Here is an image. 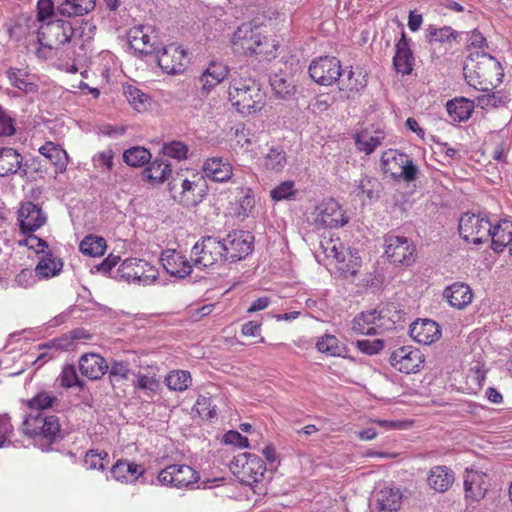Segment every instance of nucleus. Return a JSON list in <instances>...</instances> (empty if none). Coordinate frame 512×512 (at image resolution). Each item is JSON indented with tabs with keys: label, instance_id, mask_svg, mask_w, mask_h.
Returning a JSON list of instances; mask_svg holds the SVG:
<instances>
[{
	"label": "nucleus",
	"instance_id": "obj_22",
	"mask_svg": "<svg viewBox=\"0 0 512 512\" xmlns=\"http://www.w3.org/2000/svg\"><path fill=\"white\" fill-rule=\"evenodd\" d=\"M79 369L83 376L91 379H100L109 369L105 359L94 353L84 354L79 360Z\"/></svg>",
	"mask_w": 512,
	"mask_h": 512
},
{
	"label": "nucleus",
	"instance_id": "obj_30",
	"mask_svg": "<svg viewBox=\"0 0 512 512\" xmlns=\"http://www.w3.org/2000/svg\"><path fill=\"white\" fill-rule=\"evenodd\" d=\"M128 42L130 47L141 56L151 55L157 50L155 43H150L149 35L144 32V26L131 28L128 33Z\"/></svg>",
	"mask_w": 512,
	"mask_h": 512
},
{
	"label": "nucleus",
	"instance_id": "obj_51",
	"mask_svg": "<svg viewBox=\"0 0 512 512\" xmlns=\"http://www.w3.org/2000/svg\"><path fill=\"white\" fill-rule=\"evenodd\" d=\"M59 15L56 11V4L52 0H38L37 2V21L47 23L53 20V17Z\"/></svg>",
	"mask_w": 512,
	"mask_h": 512
},
{
	"label": "nucleus",
	"instance_id": "obj_37",
	"mask_svg": "<svg viewBox=\"0 0 512 512\" xmlns=\"http://www.w3.org/2000/svg\"><path fill=\"white\" fill-rule=\"evenodd\" d=\"M338 85L341 91L358 92L367 85L366 75L361 69H351L346 76L342 73Z\"/></svg>",
	"mask_w": 512,
	"mask_h": 512
},
{
	"label": "nucleus",
	"instance_id": "obj_60",
	"mask_svg": "<svg viewBox=\"0 0 512 512\" xmlns=\"http://www.w3.org/2000/svg\"><path fill=\"white\" fill-rule=\"evenodd\" d=\"M108 457V454L106 452L98 453L94 450H90L86 453L84 463L89 469H98V470H104L105 464L104 459Z\"/></svg>",
	"mask_w": 512,
	"mask_h": 512
},
{
	"label": "nucleus",
	"instance_id": "obj_16",
	"mask_svg": "<svg viewBox=\"0 0 512 512\" xmlns=\"http://www.w3.org/2000/svg\"><path fill=\"white\" fill-rule=\"evenodd\" d=\"M164 269L171 276L177 278H185L192 272V264L181 253L175 250H166L161 254L160 258Z\"/></svg>",
	"mask_w": 512,
	"mask_h": 512
},
{
	"label": "nucleus",
	"instance_id": "obj_5",
	"mask_svg": "<svg viewBox=\"0 0 512 512\" xmlns=\"http://www.w3.org/2000/svg\"><path fill=\"white\" fill-rule=\"evenodd\" d=\"M225 246L215 236H204L195 243L191 250V258L197 267L208 268L227 262Z\"/></svg>",
	"mask_w": 512,
	"mask_h": 512
},
{
	"label": "nucleus",
	"instance_id": "obj_52",
	"mask_svg": "<svg viewBox=\"0 0 512 512\" xmlns=\"http://www.w3.org/2000/svg\"><path fill=\"white\" fill-rule=\"evenodd\" d=\"M57 402L58 399L55 396H51L47 392H41L28 401V406L40 412V410L53 407Z\"/></svg>",
	"mask_w": 512,
	"mask_h": 512
},
{
	"label": "nucleus",
	"instance_id": "obj_35",
	"mask_svg": "<svg viewBox=\"0 0 512 512\" xmlns=\"http://www.w3.org/2000/svg\"><path fill=\"white\" fill-rule=\"evenodd\" d=\"M266 472V464L259 457H251L249 464L246 465L244 470L234 471V474L241 475V481L251 485L252 483H257L262 481L264 478V474Z\"/></svg>",
	"mask_w": 512,
	"mask_h": 512
},
{
	"label": "nucleus",
	"instance_id": "obj_23",
	"mask_svg": "<svg viewBox=\"0 0 512 512\" xmlns=\"http://www.w3.org/2000/svg\"><path fill=\"white\" fill-rule=\"evenodd\" d=\"M269 82L275 96L281 100H291L297 92L294 77L289 73H275L270 76Z\"/></svg>",
	"mask_w": 512,
	"mask_h": 512
},
{
	"label": "nucleus",
	"instance_id": "obj_8",
	"mask_svg": "<svg viewBox=\"0 0 512 512\" xmlns=\"http://www.w3.org/2000/svg\"><path fill=\"white\" fill-rule=\"evenodd\" d=\"M309 75L315 83L330 86L342 76L340 61L336 57H320L311 62Z\"/></svg>",
	"mask_w": 512,
	"mask_h": 512
},
{
	"label": "nucleus",
	"instance_id": "obj_49",
	"mask_svg": "<svg viewBox=\"0 0 512 512\" xmlns=\"http://www.w3.org/2000/svg\"><path fill=\"white\" fill-rule=\"evenodd\" d=\"M6 75L8 79L10 80L12 86L15 88L24 91L26 93L32 92L35 90L36 85L31 82H27L22 76H24V73L20 69L17 68H9L6 71Z\"/></svg>",
	"mask_w": 512,
	"mask_h": 512
},
{
	"label": "nucleus",
	"instance_id": "obj_4",
	"mask_svg": "<svg viewBox=\"0 0 512 512\" xmlns=\"http://www.w3.org/2000/svg\"><path fill=\"white\" fill-rule=\"evenodd\" d=\"M207 184L203 175L192 174L191 179L183 177L181 173L172 176L169 182V190L180 194L181 202L186 206H196L206 195Z\"/></svg>",
	"mask_w": 512,
	"mask_h": 512
},
{
	"label": "nucleus",
	"instance_id": "obj_25",
	"mask_svg": "<svg viewBox=\"0 0 512 512\" xmlns=\"http://www.w3.org/2000/svg\"><path fill=\"white\" fill-rule=\"evenodd\" d=\"M96 0H60L56 4V11L62 17L84 16L94 10Z\"/></svg>",
	"mask_w": 512,
	"mask_h": 512
},
{
	"label": "nucleus",
	"instance_id": "obj_41",
	"mask_svg": "<svg viewBox=\"0 0 512 512\" xmlns=\"http://www.w3.org/2000/svg\"><path fill=\"white\" fill-rule=\"evenodd\" d=\"M264 166L268 170L280 172L287 163L286 152L281 147H271L264 156Z\"/></svg>",
	"mask_w": 512,
	"mask_h": 512
},
{
	"label": "nucleus",
	"instance_id": "obj_21",
	"mask_svg": "<svg viewBox=\"0 0 512 512\" xmlns=\"http://www.w3.org/2000/svg\"><path fill=\"white\" fill-rule=\"evenodd\" d=\"M374 498L372 512H396L401 506L402 494L398 488L384 487Z\"/></svg>",
	"mask_w": 512,
	"mask_h": 512
},
{
	"label": "nucleus",
	"instance_id": "obj_34",
	"mask_svg": "<svg viewBox=\"0 0 512 512\" xmlns=\"http://www.w3.org/2000/svg\"><path fill=\"white\" fill-rule=\"evenodd\" d=\"M42 28L46 29L48 33L55 37V45H64L70 42L74 35L72 24L62 19L48 21L45 25H42Z\"/></svg>",
	"mask_w": 512,
	"mask_h": 512
},
{
	"label": "nucleus",
	"instance_id": "obj_28",
	"mask_svg": "<svg viewBox=\"0 0 512 512\" xmlns=\"http://www.w3.org/2000/svg\"><path fill=\"white\" fill-rule=\"evenodd\" d=\"M491 248L494 252L500 253L508 246L511 248L512 243V222L509 220H500L496 225H492Z\"/></svg>",
	"mask_w": 512,
	"mask_h": 512
},
{
	"label": "nucleus",
	"instance_id": "obj_33",
	"mask_svg": "<svg viewBox=\"0 0 512 512\" xmlns=\"http://www.w3.org/2000/svg\"><path fill=\"white\" fill-rule=\"evenodd\" d=\"M39 152L54 166L56 174L66 170L68 164V155L64 149L52 142H46L40 147Z\"/></svg>",
	"mask_w": 512,
	"mask_h": 512
},
{
	"label": "nucleus",
	"instance_id": "obj_53",
	"mask_svg": "<svg viewBox=\"0 0 512 512\" xmlns=\"http://www.w3.org/2000/svg\"><path fill=\"white\" fill-rule=\"evenodd\" d=\"M60 384L62 387L71 388L79 386L81 389L84 383L79 379L76 369L73 365H66L60 375Z\"/></svg>",
	"mask_w": 512,
	"mask_h": 512
},
{
	"label": "nucleus",
	"instance_id": "obj_15",
	"mask_svg": "<svg viewBox=\"0 0 512 512\" xmlns=\"http://www.w3.org/2000/svg\"><path fill=\"white\" fill-rule=\"evenodd\" d=\"M315 223L325 228H338L348 223V217L345 216L339 203L330 199L322 204Z\"/></svg>",
	"mask_w": 512,
	"mask_h": 512
},
{
	"label": "nucleus",
	"instance_id": "obj_61",
	"mask_svg": "<svg viewBox=\"0 0 512 512\" xmlns=\"http://www.w3.org/2000/svg\"><path fill=\"white\" fill-rule=\"evenodd\" d=\"M356 347L367 355H374L381 351L384 347V341L376 339L370 340H358L356 341Z\"/></svg>",
	"mask_w": 512,
	"mask_h": 512
},
{
	"label": "nucleus",
	"instance_id": "obj_6",
	"mask_svg": "<svg viewBox=\"0 0 512 512\" xmlns=\"http://www.w3.org/2000/svg\"><path fill=\"white\" fill-rule=\"evenodd\" d=\"M492 224L487 218L465 213L459 220L460 236L466 241L481 244L489 240Z\"/></svg>",
	"mask_w": 512,
	"mask_h": 512
},
{
	"label": "nucleus",
	"instance_id": "obj_12",
	"mask_svg": "<svg viewBox=\"0 0 512 512\" xmlns=\"http://www.w3.org/2000/svg\"><path fill=\"white\" fill-rule=\"evenodd\" d=\"M159 67L168 74H178L185 70L188 63L187 53L184 49L174 44L168 45L160 52L156 50Z\"/></svg>",
	"mask_w": 512,
	"mask_h": 512
},
{
	"label": "nucleus",
	"instance_id": "obj_27",
	"mask_svg": "<svg viewBox=\"0 0 512 512\" xmlns=\"http://www.w3.org/2000/svg\"><path fill=\"white\" fill-rule=\"evenodd\" d=\"M229 75V68L223 63L212 61L199 77L202 91L209 93L216 85Z\"/></svg>",
	"mask_w": 512,
	"mask_h": 512
},
{
	"label": "nucleus",
	"instance_id": "obj_18",
	"mask_svg": "<svg viewBox=\"0 0 512 512\" xmlns=\"http://www.w3.org/2000/svg\"><path fill=\"white\" fill-rule=\"evenodd\" d=\"M23 157L14 148H0V177H7L20 172L23 177L27 174V164H23Z\"/></svg>",
	"mask_w": 512,
	"mask_h": 512
},
{
	"label": "nucleus",
	"instance_id": "obj_31",
	"mask_svg": "<svg viewBox=\"0 0 512 512\" xmlns=\"http://www.w3.org/2000/svg\"><path fill=\"white\" fill-rule=\"evenodd\" d=\"M203 171L207 177L216 182H224L232 176V166L222 157H213L206 160Z\"/></svg>",
	"mask_w": 512,
	"mask_h": 512
},
{
	"label": "nucleus",
	"instance_id": "obj_44",
	"mask_svg": "<svg viewBox=\"0 0 512 512\" xmlns=\"http://www.w3.org/2000/svg\"><path fill=\"white\" fill-rule=\"evenodd\" d=\"M338 262V270L345 277L355 276L361 267V258L356 251L344 254Z\"/></svg>",
	"mask_w": 512,
	"mask_h": 512
},
{
	"label": "nucleus",
	"instance_id": "obj_47",
	"mask_svg": "<svg viewBox=\"0 0 512 512\" xmlns=\"http://www.w3.org/2000/svg\"><path fill=\"white\" fill-rule=\"evenodd\" d=\"M124 94L135 110L142 111L147 108L149 96L143 93L140 89L129 85L124 88Z\"/></svg>",
	"mask_w": 512,
	"mask_h": 512
},
{
	"label": "nucleus",
	"instance_id": "obj_63",
	"mask_svg": "<svg viewBox=\"0 0 512 512\" xmlns=\"http://www.w3.org/2000/svg\"><path fill=\"white\" fill-rule=\"evenodd\" d=\"M129 461L128 460H118L111 468L112 476L121 482H129L130 478L127 475V471L129 469Z\"/></svg>",
	"mask_w": 512,
	"mask_h": 512
},
{
	"label": "nucleus",
	"instance_id": "obj_13",
	"mask_svg": "<svg viewBox=\"0 0 512 512\" xmlns=\"http://www.w3.org/2000/svg\"><path fill=\"white\" fill-rule=\"evenodd\" d=\"M423 363V355L419 349L403 346L394 350L390 356V364L398 371L406 374L415 373Z\"/></svg>",
	"mask_w": 512,
	"mask_h": 512
},
{
	"label": "nucleus",
	"instance_id": "obj_32",
	"mask_svg": "<svg viewBox=\"0 0 512 512\" xmlns=\"http://www.w3.org/2000/svg\"><path fill=\"white\" fill-rule=\"evenodd\" d=\"M427 482L430 488L436 492L443 493L453 484L454 473L446 466H434L430 470Z\"/></svg>",
	"mask_w": 512,
	"mask_h": 512
},
{
	"label": "nucleus",
	"instance_id": "obj_39",
	"mask_svg": "<svg viewBox=\"0 0 512 512\" xmlns=\"http://www.w3.org/2000/svg\"><path fill=\"white\" fill-rule=\"evenodd\" d=\"M63 263L60 260L53 258L51 253L43 257L35 267V275L40 278H50L62 270Z\"/></svg>",
	"mask_w": 512,
	"mask_h": 512
},
{
	"label": "nucleus",
	"instance_id": "obj_20",
	"mask_svg": "<svg viewBox=\"0 0 512 512\" xmlns=\"http://www.w3.org/2000/svg\"><path fill=\"white\" fill-rule=\"evenodd\" d=\"M487 475L482 472L466 469L464 479L465 496L467 499L479 501L485 497L488 489Z\"/></svg>",
	"mask_w": 512,
	"mask_h": 512
},
{
	"label": "nucleus",
	"instance_id": "obj_10",
	"mask_svg": "<svg viewBox=\"0 0 512 512\" xmlns=\"http://www.w3.org/2000/svg\"><path fill=\"white\" fill-rule=\"evenodd\" d=\"M221 240L225 246L227 262L232 263L242 260L253 251L254 237L249 232L242 230L233 231Z\"/></svg>",
	"mask_w": 512,
	"mask_h": 512
},
{
	"label": "nucleus",
	"instance_id": "obj_24",
	"mask_svg": "<svg viewBox=\"0 0 512 512\" xmlns=\"http://www.w3.org/2000/svg\"><path fill=\"white\" fill-rule=\"evenodd\" d=\"M142 175L144 180H147L153 184L159 185L165 181L170 182L173 176L171 163L161 156L157 157L150 163L148 167L144 169Z\"/></svg>",
	"mask_w": 512,
	"mask_h": 512
},
{
	"label": "nucleus",
	"instance_id": "obj_14",
	"mask_svg": "<svg viewBox=\"0 0 512 512\" xmlns=\"http://www.w3.org/2000/svg\"><path fill=\"white\" fill-rule=\"evenodd\" d=\"M46 215L40 206L33 202H25L18 210L19 227L23 234H30L46 223Z\"/></svg>",
	"mask_w": 512,
	"mask_h": 512
},
{
	"label": "nucleus",
	"instance_id": "obj_43",
	"mask_svg": "<svg viewBox=\"0 0 512 512\" xmlns=\"http://www.w3.org/2000/svg\"><path fill=\"white\" fill-rule=\"evenodd\" d=\"M382 191V184L374 177L365 176L360 180V183L355 191L357 196L365 194L370 201H375L380 197Z\"/></svg>",
	"mask_w": 512,
	"mask_h": 512
},
{
	"label": "nucleus",
	"instance_id": "obj_54",
	"mask_svg": "<svg viewBox=\"0 0 512 512\" xmlns=\"http://www.w3.org/2000/svg\"><path fill=\"white\" fill-rule=\"evenodd\" d=\"M427 40L431 43L433 41H438V42H447V41H450L451 39H455L456 38V35H455V31L449 27V26H445V27H442V28H433L432 26L429 27V29L427 30Z\"/></svg>",
	"mask_w": 512,
	"mask_h": 512
},
{
	"label": "nucleus",
	"instance_id": "obj_45",
	"mask_svg": "<svg viewBox=\"0 0 512 512\" xmlns=\"http://www.w3.org/2000/svg\"><path fill=\"white\" fill-rule=\"evenodd\" d=\"M316 348L319 352L331 356H341L345 351V347L340 345L339 340L331 334H326L319 338L316 342Z\"/></svg>",
	"mask_w": 512,
	"mask_h": 512
},
{
	"label": "nucleus",
	"instance_id": "obj_55",
	"mask_svg": "<svg viewBox=\"0 0 512 512\" xmlns=\"http://www.w3.org/2000/svg\"><path fill=\"white\" fill-rule=\"evenodd\" d=\"M355 144L359 150L371 154L381 144V139L378 136H368L365 133H360L356 136Z\"/></svg>",
	"mask_w": 512,
	"mask_h": 512
},
{
	"label": "nucleus",
	"instance_id": "obj_56",
	"mask_svg": "<svg viewBox=\"0 0 512 512\" xmlns=\"http://www.w3.org/2000/svg\"><path fill=\"white\" fill-rule=\"evenodd\" d=\"M398 173L393 179H401L405 182H412L417 178L419 173L418 167L414 164L413 160L408 157L407 163L400 165Z\"/></svg>",
	"mask_w": 512,
	"mask_h": 512
},
{
	"label": "nucleus",
	"instance_id": "obj_42",
	"mask_svg": "<svg viewBox=\"0 0 512 512\" xmlns=\"http://www.w3.org/2000/svg\"><path fill=\"white\" fill-rule=\"evenodd\" d=\"M79 249L88 256H101L106 249V241L102 237L88 235L81 241Z\"/></svg>",
	"mask_w": 512,
	"mask_h": 512
},
{
	"label": "nucleus",
	"instance_id": "obj_38",
	"mask_svg": "<svg viewBox=\"0 0 512 512\" xmlns=\"http://www.w3.org/2000/svg\"><path fill=\"white\" fill-rule=\"evenodd\" d=\"M409 155L389 150L383 153L381 157V166L385 174H389L392 178L398 173L400 165L407 163Z\"/></svg>",
	"mask_w": 512,
	"mask_h": 512
},
{
	"label": "nucleus",
	"instance_id": "obj_2",
	"mask_svg": "<svg viewBox=\"0 0 512 512\" xmlns=\"http://www.w3.org/2000/svg\"><path fill=\"white\" fill-rule=\"evenodd\" d=\"M228 94L232 105L242 115L254 114L265 105V92L260 84L250 77L232 78Z\"/></svg>",
	"mask_w": 512,
	"mask_h": 512
},
{
	"label": "nucleus",
	"instance_id": "obj_46",
	"mask_svg": "<svg viewBox=\"0 0 512 512\" xmlns=\"http://www.w3.org/2000/svg\"><path fill=\"white\" fill-rule=\"evenodd\" d=\"M166 384L174 391H184L191 383L190 373L183 370L172 371L166 377Z\"/></svg>",
	"mask_w": 512,
	"mask_h": 512
},
{
	"label": "nucleus",
	"instance_id": "obj_7",
	"mask_svg": "<svg viewBox=\"0 0 512 512\" xmlns=\"http://www.w3.org/2000/svg\"><path fill=\"white\" fill-rule=\"evenodd\" d=\"M385 247V254L391 263L410 266L415 262L416 248L407 237L387 235Z\"/></svg>",
	"mask_w": 512,
	"mask_h": 512
},
{
	"label": "nucleus",
	"instance_id": "obj_9",
	"mask_svg": "<svg viewBox=\"0 0 512 512\" xmlns=\"http://www.w3.org/2000/svg\"><path fill=\"white\" fill-rule=\"evenodd\" d=\"M261 34L257 31V28L251 23H244L237 28L233 33L231 43L234 52L244 55H253L262 53L259 49L262 45Z\"/></svg>",
	"mask_w": 512,
	"mask_h": 512
},
{
	"label": "nucleus",
	"instance_id": "obj_26",
	"mask_svg": "<svg viewBox=\"0 0 512 512\" xmlns=\"http://www.w3.org/2000/svg\"><path fill=\"white\" fill-rule=\"evenodd\" d=\"M443 296L452 307L463 309L472 302L473 293L467 284L456 282L445 288Z\"/></svg>",
	"mask_w": 512,
	"mask_h": 512
},
{
	"label": "nucleus",
	"instance_id": "obj_64",
	"mask_svg": "<svg viewBox=\"0 0 512 512\" xmlns=\"http://www.w3.org/2000/svg\"><path fill=\"white\" fill-rule=\"evenodd\" d=\"M223 441L229 445H235L240 448H247L249 440L247 437L242 436L238 431L230 430L225 433Z\"/></svg>",
	"mask_w": 512,
	"mask_h": 512
},
{
	"label": "nucleus",
	"instance_id": "obj_17",
	"mask_svg": "<svg viewBox=\"0 0 512 512\" xmlns=\"http://www.w3.org/2000/svg\"><path fill=\"white\" fill-rule=\"evenodd\" d=\"M414 55L409 45V40L405 32L401 33V38L395 45V55L393 57V66L397 73L409 75L413 70Z\"/></svg>",
	"mask_w": 512,
	"mask_h": 512
},
{
	"label": "nucleus",
	"instance_id": "obj_50",
	"mask_svg": "<svg viewBox=\"0 0 512 512\" xmlns=\"http://www.w3.org/2000/svg\"><path fill=\"white\" fill-rule=\"evenodd\" d=\"M188 147L180 141H172L164 144L162 148V158H173L181 160L187 157Z\"/></svg>",
	"mask_w": 512,
	"mask_h": 512
},
{
	"label": "nucleus",
	"instance_id": "obj_29",
	"mask_svg": "<svg viewBox=\"0 0 512 512\" xmlns=\"http://www.w3.org/2000/svg\"><path fill=\"white\" fill-rule=\"evenodd\" d=\"M147 265L148 263L141 259L127 258L120 264L113 277L127 282L141 281L145 272L144 267Z\"/></svg>",
	"mask_w": 512,
	"mask_h": 512
},
{
	"label": "nucleus",
	"instance_id": "obj_62",
	"mask_svg": "<svg viewBox=\"0 0 512 512\" xmlns=\"http://www.w3.org/2000/svg\"><path fill=\"white\" fill-rule=\"evenodd\" d=\"M134 385L136 388L141 390L156 392L160 386V382L155 377L139 373Z\"/></svg>",
	"mask_w": 512,
	"mask_h": 512
},
{
	"label": "nucleus",
	"instance_id": "obj_1",
	"mask_svg": "<svg viewBox=\"0 0 512 512\" xmlns=\"http://www.w3.org/2000/svg\"><path fill=\"white\" fill-rule=\"evenodd\" d=\"M467 83L477 90L487 91L502 82L503 68L499 61L483 50L470 52L464 66Z\"/></svg>",
	"mask_w": 512,
	"mask_h": 512
},
{
	"label": "nucleus",
	"instance_id": "obj_19",
	"mask_svg": "<svg viewBox=\"0 0 512 512\" xmlns=\"http://www.w3.org/2000/svg\"><path fill=\"white\" fill-rule=\"evenodd\" d=\"M439 325L430 319L415 321L410 325V336L418 343L429 345L439 339Z\"/></svg>",
	"mask_w": 512,
	"mask_h": 512
},
{
	"label": "nucleus",
	"instance_id": "obj_40",
	"mask_svg": "<svg viewBox=\"0 0 512 512\" xmlns=\"http://www.w3.org/2000/svg\"><path fill=\"white\" fill-rule=\"evenodd\" d=\"M150 159V151L140 146L131 147L123 153V161L131 167H141L149 163Z\"/></svg>",
	"mask_w": 512,
	"mask_h": 512
},
{
	"label": "nucleus",
	"instance_id": "obj_3",
	"mask_svg": "<svg viewBox=\"0 0 512 512\" xmlns=\"http://www.w3.org/2000/svg\"><path fill=\"white\" fill-rule=\"evenodd\" d=\"M23 433L31 438H42L48 445L60 438L61 425L56 415H44L42 412L29 414L22 424Z\"/></svg>",
	"mask_w": 512,
	"mask_h": 512
},
{
	"label": "nucleus",
	"instance_id": "obj_59",
	"mask_svg": "<svg viewBox=\"0 0 512 512\" xmlns=\"http://www.w3.org/2000/svg\"><path fill=\"white\" fill-rule=\"evenodd\" d=\"M109 378L113 382V379L127 380L130 373L129 363L126 361H113L110 365Z\"/></svg>",
	"mask_w": 512,
	"mask_h": 512
},
{
	"label": "nucleus",
	"instance_id": "obj_36",
	"mask_svg": "<svg viewBox=\"0 0 512 512\" xmlns=\"http://www.w3.org/2000/svg\"><path fill=\"white\" fill-rule=\"evenodd\" d=\"M446 110L455 122L467 120L473 112V102L466 98H455L446 104Z\"/></svg>",
	"mask_w": 512,
	"mask_h": 512
},
{
	"label": "nucleus",
	"instance_id": "obj_48",
	"mask_svg": "<svg viewBox=\"0 0 512 512\" xmlns=\"http://www.w3.org/2000/svg\"><path fill=\"white\" fill-rule=\"evenodd\" d=\"M392 309L395 312H397L396 307L394 305H391L388 306L386 309H381L379 311L374 309L368 312H362L359 314V316L362 318V321H364L368 327H376L377 330L382 326V323L378 322L387 317Z\"/></svg>",
	"mask_w": 512,
	"mask_h": 512
},
{
	"label": "nucleus",
	"instance_id": "obj_58",
	"mask_svg": "<svg viewBox=\"0 0 512 512\" xmlns=\"http://www.w3.org/2000/svg\"><path fill=\"white\" fill-rule=\"evenodd\" d=\"M216 406L210 397L200 395L195 403L197 413L203 418L211 419L216 415Z\"/></svg>",
	"mask_w": 512,
	"mask_h": 512
},
{
	"label": "nucleus",
	"instance_id": "obj_11",
	"mask_svg": "<svg viewBox=\"0 0 512 512\" xmlns=\"http://www.w3.org/2000/svg\"><path fill=\"white\" fill-rule=\"evenodd\" d=\"M157 478L163 485L183 488L196 483L200 476L188 465L172 464L161 470Z\"/></svg>",
	"mask_w": 512,
	"mask_h": 512
},
{
	"label": "nucleus",
	"instance_id": "obj_57",
	"mask_svg": "<svg viewBox=\"0 0 512 512\" xmlns=\"http://www.w3.org/2000/svg\"><path fill=\"white\" fill-rule=\"evenodd\" d=\"M296 193L293 181H284L271 190L270 196L275 201H281L293 197Z\"/></svg>",
	"mask_w": 512,
	"mask_h": 512
}]
</instances>
